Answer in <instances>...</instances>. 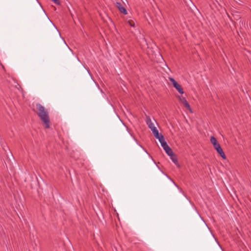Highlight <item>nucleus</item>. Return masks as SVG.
I'll use <instances>...</instances> for the list:
<instances>
[{
  "label": "nucleus",
  "mask_w": 251,
  "mask_h": 251,
  "mask_svg": "<svg viewBox=\"0 0 251 251\" xmlns=\"http://www.w3.org/2000/svg\"><path fill=\"white\" fill-rule=\"evenodd\" d=\"M154 137L157 139L159 142L162 141L163 139H164V136L161 134L159 133V131L158 130H156V131H154V132H152Z\"/></svg>",
  "instance_id": "obj_8"
},
{
  "label": "nucleus",
  "mask_w": 251,
  "mask_h": 251,
  "mask_svg": "<svg viewBox=\"0 0 251 251\" xmlns=\"http://www.w3.org/2000/svg\"><path fill=\"white\" fill-rule=\"evenodd\" d=\"M159 142L160 143L161 146L165 151L166 153L168 155L172 154L173 151L171 149V148L168 146L167 142L165 141V139H163L162 141Z\"/></svg>",
  "instance_id": "obj_2"
},
{
  "label": "nucleus",
  "mask_w": 251,
  "mask_h": 251,
  "mask_svg": "<svg viewBox=\"0 0 251 251\" xmlns=\"http://www.w3.org/2000/svg\"><path fill=\"white\" fill-rule=\"evenodd\" d=\"M146 122L147 125L148 126L149 128L151 129L152 132L157 130L156 127L155 126L154 123L152 122L151 118L149 116H147Z\"/></svg>",
  "instance_id": "obj_3"
},
{
  "label": "nucleus",
  "mask_w": 251,
  "mask_h": 251,
  "mask_svg": "<svg viewBox=\"0 0 251 251\" xmlns=\"http://www.w3.org/2000/svg\"><path fill=\"white\" fill-rule=\"evenodd\" d=\"M179 101L190 111H192L191 107L185 98L182 96H178Z\"/></svg>",
  "instance_id": "obj_5"
},
{
  "label": "nucleus",
  "mask_w": 251,
  "mask_h": 251,
  "mask_svg": "<svg viewBox=\"0 0 251 251\" xmlns=\"http://www.w3.org/2000/svg\"><path fill=\"white\" fill-rule=\"evenodd\" d=\"M54 3L57 5H60V2L59 0H51Z\"/></svg>",
  "instance_id": "obj_12"
},
{
  "label": "nucleus",
  "mask_w": 251,
  "mask_h": 251,
  "mask_svg": "<svg viewBox=\"0 0 251 251\" xmlns=\"http://www.w3.org/2000/svg\"><path fill=\"white\" fill-rule=\"evenodd\" d=\"M210 142L213 145V147H215V146L217 145L219 143L218 142L217 139L214 136H211L210 138Z\"/></svg>",
  "instance_id": "obj_9"
},
{
  "label": "nucleus",
  "mask_w": 251,
  "mask_h": 251,
  "mask_svg": "<svg viewBox=\"0 0 251 251\" xmlns=\"http://www.w3.org/2000/svg\"><path fill=\"white\" fill-rule=\"evenodd\" d=\"M37 109V114L43 123L45 128L50 127V120L48 109L40 103L36 105Z\"/></svg>",
  "instance_id": "obj_1"
},
{
  "label": "nucleus",
  "mask_w": 251,
  "mask_h": 251,
  "mask_svg": "<svg viewBox=\"0 0 251 251\" xmlns=\"http://www.w3.org/2000/svg\"><path fill=\"white\" fill-rule=\"evenodd\" d=\"M128 23H129V24L131 26H133L134 27V24L133 23H132L131 21H128Z\"/></svg>",
  "instance_id": "obj_13"
},
{
  "label": "nucleus",
  "mask_w": 251,
  "mask_h": 251,
  "mask_svg": "<svg viewBox=\"0 0 251 251\" xmlns=\"http://www.w3.org/2000/svg\"><path fill=\"white\" fill-rule=\"evenodd\" d=\"M214 148L216 150L217 152L219 154L220 156L223 159H226V156L219 144H218L217 145L215 146V147H214Z\"/></svg>",
  "instance_id": "obj_4"
},
{
  "label": "nucleus",
  "mask_w": 251,
  "mask_h": 251,
  "mask_svg": "<svg viewBox=\"0 0 251 251\" xmlns=\"http://www.w3.org/2000/svg\"><path fill=\"white\" fill-rule=\"evenodd\" d=\"M175 88L177 90V91L178 92V93H179L180 94H183L184 93L183 89L180 84H179Z\"/></svg>",
  "instance_id": "obj_11"
},
{
  "label": "nucleus",
  "mask_w": 251,
  "mask_h": 251,
  "mask_svg": "<svg viewBox=\"0 0 251 251\" xmlns=\"http://www.w3.org/2000/svg\"><path fill=\"white\" fill-rule=\"evenodd\" d=\"M168 155L170 156L171 159L176 165V166L178 168H180V166L178 163L177 158L176 156L173 153V152H172V154Z\"/></svg>",
  "instance_id": "obj_7"
},
{
  "label": "nucleus",
  "mask_w": 251,
  "mask_h": 251,
  "mask_svg": "<svg viewBox=\"0 0 251 251\" xmlns=\"http://www.w3.org/2000/svg\"><path fill=\"white\" fill-rule=\"evenodd\" d=\"M116 6L119 9V10L124 15H127V12L126 9L123 6L122 4L120 2H116Z\"/></svg>",
  "instance_id": "obj_6"
},
{
  "label": "nucleus",
  "mask_w": 251,
  "mask_h": 251,
  "mask_svg": "<svg viewBox=\"0 0 251 251\" xmlns=\"http://www.w3.org/2000/svg\"><path fill=\"white\" fill-rule=\"evenodd\" d=\"M169 80L172 82L173 86L175 88L176 87L179 85V84L177 82V81L173 77H170Z\"/></svg>",
  "instance_id": "obj_10"
},
{
  "label": "nucleus",
  "mask_w": 251,
  "mask_h": 251,
  "mask_svg": "<svg viewBox=\"0 0 251 251\" xmlns=\"http://www.w3.org/2000/svg\"><path fill=\"white\" fill-rule=\"evenodd\" d=\"M171 180L173 182V183H174V184H175V185H176V187H178V186L176 185V184H175V182H174L173 180H172V179H171Z\"/></svg>",
  "instance_id": "obj_14"
}]
</instances>
